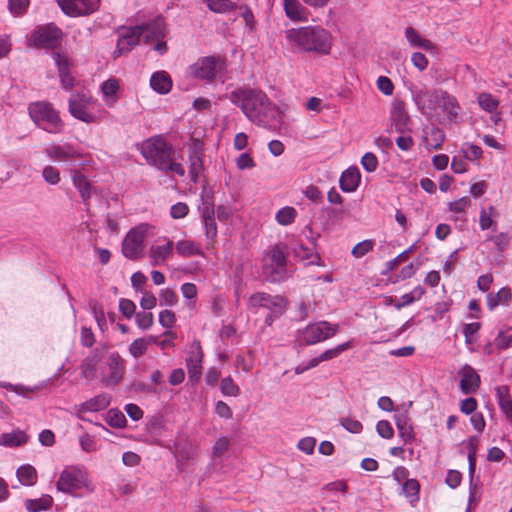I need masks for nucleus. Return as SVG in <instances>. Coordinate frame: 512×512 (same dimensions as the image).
Listing matches in <instances>:
<instances>
[{"label":"nucleus","mask_w":512,"mask_h":512,"mask_svg":"<svg viewBox=\"0 0 512 512\" xmlns=\"http://www.w3.org/2000/svg\"><path fill=\"white\" fill-rule=\"evenodd\" d=\"M207 7L216 13H227L236 9V4L231 0H204Z\"/></svg>","instance_id":"nucleus-40"},{"label":"nucleus","mask_w":512,"mask_h":512,"mask_svg":"<svg viewBox=\"0 0 512 512\" xmlns=\"http://www.w3.org/2000/svg\"><path fill=\"white\" fill-rule=\"evenodd\" d=\"M46 155L59 163L76 165L82 156L78 148L69 143L51 144L45 149Z\"/></svg>","instance_id":"nucleus-9"},{"label":"nucleus","mask_w":512,"mask_h":512,"mask_svg":"<svg viewBox=\"0 0 512 512\" xmlns=\"http://www.w3.org/2000/svg\"><path fill=\"white\" fill-rule=\"evenodd\" d=\"M111 396L107 393H101L80 405L82 412H98L107 408L110 404Z\"/></svg>","instance_id":"nucleus-28"},{"label":"nucleus","mask_w":512,"mask_h":512,"mask_svg":"<svg viewBox=\"0 0 512 512\" xmlns=\"http://www.w3.org/2000/svg\"><path fill=\"white\" fill-rule=\"evenodd\" d=\"M63 13L68 16H82L98 9L99 0H57Z\"/></svg>","instance_id":"nucleus-10"},{"label":"nucleus","mask_w":512,"mask_h":512,"mask_svg":"<svg viewBox=\"0 0 512 512\" xmlns=\"http://www.w3.org/2000/svg\"><path fill=\"white\" fill-rule=\"evenodd\" d=\"M135 320L140 329L147 330L153 325L154 317L151 312L143 311L136 313Z\"/></svg>","instance_id":"nucleus-54"},{"label":"nucleus","mask_w":512,"mask_h":512,"mask_svg":"<svg viewBox=\"0 0 512 512\" xmlns=\"http://www.w3.org/2000/svg\"><path fill=\"white\" fill-rule=\"evenodd\" d=\"M151 88L159 94H167L172 88V80L165 71H157L150 78Z\"/></svg>","instance_id":"nucleus-26"},{"label":"nucleus","mask_w":512,"mask_h":512,"mask_svg":"<svg viewBox=\"0 0 512 512\" xmlns=\"http://www.w3.org/2000/svg\"><path fill=\"white\" fill-rule=\"evenodd\" d=\"M203 351L199 341H195L186 358V365L189 377L192 380H198L201 376Z\"/></svg>","instance_id":"nucleus-18"},{"label":"nucleus","mask_w":512,"mask_h":512,"mask_svg":"<svg viewBox=\"0 0 512 512\" xmlns=\"http://www.w3.org/2000/svg\"><path fill=\"white\" fill-rule=\"evenodd\" d=\"M445 140V134L442 129L438 127H432L429 132V137L425 138L427 146L437 150L442 147V143Z\"/></svg>","instance_id":"nucleus-42"},{"label":"nucleus","mask_w":512,"mask_h":512,"mask_svg":"<svg viewBox=\"0 0 512 512\" xmlns=\"http://www.w3.org/2000/svg\"><path fill=\"white\" fill-rule=\"evenodd\" d=\"M88 99L80 95H72L69 98V112L71 115L85 123H93L96 116L91 114L87 108Z\"/></svg>","instance_id":"nucleus-15"},{"label":"nucleus","mask_w":512,"mask_h":512,"mask_svg":"<svg viewBox=\"0 0 512 512\" xmlns=\"http://www.w3.org/2000/svg\"><path fill=\"white\" fill-rule=\"evenodd\" d=\"M107 366L109 369V373L102 378V382L105 386H115L117 385L123 378L124 374V360L118 353L110 354Z\"/></svg>","instance_id":"nucleus-13"},{"label":"nucleus","mask_w":512,"mask_h":512,"mask_svg":"<svg viewBox=\"0 0 512 512\" xmlns=\"http://www.w3.org/2000/svg\"><path fill=\"white\" fill-rule=\"evenodd\" d=\"M226 97L253 123L269 130H277L283 123V114L267 95L258 89L239 88Z\"/></svg>","instance_id":"nucleus-1"},{"label":"nucleus","mask_w":512,"mask_h":512,"mask_svg":"<svg viewBox=\"0 0 512 512\" xmlns=\"http://www.w3.org/2000/svg\"><path fill=\"white\" fill-rule=\"evenodd\" d=\"M462 151L465 154V158L470 161L477 160L482 155L481 148L475 144L465 143Z\"/></svg>","instance_id":"nucleus-58"},{"label":"nucleus","mask_w":512,"mask_h":512,"mask_svg":"<svg viewBox=\"0 0 512 512\" xmlns=\"http://www.w3.org/2000/svg\"><path fill=\"white\" fill-rule=\"evenodd\" d=\"M107 422L114 428H122L126 424V418L124 414L117 409H110L107 413Z\"/></svg>","instance_id":"nucleus-49"},{"label":"nucleus","mask_w":512,"mask_h":512,"mask_svg":"<svg viewBox=\"0 0 512 512\" xmlns=\"http://www.w3.org/2000/svg\"><path fill=\"white\" fill-rule=\"evenodd\" d=\"M350 347H351L350 342H345V343L339 344L338 346L328 349V350L324 351L323 353H321L319 355L320 359L322 360V362L332 360V359L338 357L342 352L349 349Z\"/></svg>","instance_id":"nucleus-50"},{"label":"nucleus","mask_w":512,"mask_h":512,"mask_svg":"<svg viewBox=\"0 0 512 512\" xmlns=\"http://www.w3.org/2000/svg\"><path fill=\"white\" fill-rule=\"evenodd\" d=\"M442 93L443 90H421L415 95V103L423 115H427L439 107Z\"/></svg>","instance_id":"nucleus-14"},{"label":"nucleus","mask_w":512,"mask_h":512,"mask_svg":"<svg viewBox=\"0 0 512 512\" xmlns=\"http://www.w3.org/2000/svg\"><path fill=\"white\" fill-rule=\"evenodd\" d=\"M87 486V477L84 471L77 467L64 469L57 481L56 487L59 491L72 493Z\"/></svg>","instance_id":"nucleus-7"},{"label":"nucleus","mask_w":512,"mask_h":512,"mask_svg":"<svg viewBox=\"0 0 512 512\" xmlns=\"http://www.w3.org/2000/svg\"><path fill=\"white\" fill-rule=\"evenodd\" d=\"M17 478L21 484L26 486H32L37 478L36 469L31 465H23L17 469Z\"/></svg>","instance_id":"nucleus-39"},{"label":"nucleus","mask_w":512,"mask_h":512,"mask_svg":"<svg viewBox=\"0 0 512 512\" xmlns=\"http://www.w3.org/2000/svg\"><path fill=\"white\" fill-rule=\"evenodd\" d=\"M141 28L123 27L119 32L117 47L114 51V57H119L124 53H128L133 47L139 44L141 40Z\"/></svg>","instance_id":"nucleus-11"},{"label":"nucleus","mask_w":512,"mask_h":512,"mask_svg":"<svg viewBox=\"0 0 512 512\" xmlns=\"http://www.w3.org/2000/svg\"><path fill=\"white\" fill-rule=\"evenodd\" d=\"M405 37L413 47H418L426 51H430L434 48L433 43L428 39L422 38L413 27H407L405 29Z\"/></svg>","instance_id":"nucleus-32"},{"label":"nucleus","mask_w":512,"mask_h":512,"mask_svg":"<svg viewBox=\"0 0 512 512\" xmlns=\"http://www.w3.org/2000/svg\"><path fill=\"white\" fill-rule=\"evenodd\" d=\"M147 351V346L141 338L135 339L129 346V352L134 358L144 355Z\"/></svg>","instance_id":"nucleus-60"},{"label":"nucleus","mask_w":512,"mask_h":512,"mask_svg":"<svg viewBox=\"0 0 512 512\" xmlns=\"http://www.w3.org/2000/svg\"><path fill=\"white\" fill-rule=\"evenodd\" d=\"M361 181L360 171L357 167H350L345 170L339 180L340 188L344 192H353Z\"/></svg>","instance_id":"nucleus-24"},{"label":"nucleus","mask_w":512,"mask_h":512,"mask_svg":"<svg viewBox=\"0 0 512 512\" xmlns=\"http://www.w3.org/2000/svg\"><path fill=\"white\" fill-rule=\"evenodd\" d=\"M466 448L468 450V470H469V476L472 479L473 475L476 470V456H477V450L479 447V437L478 436H471L467 439L465 442Z\"/></svg>","instance_id":"nucleus-33"},{"label":"nucleus","mask_w":512,"mask_h":512,"mask_svg":"<svg viewBox=\"0 0 512 512\" xmlns=\"http://www.w3.org/2000/svg\"><path fill=\"white\" fill-rule=\"evenodd\" d=\"M63 39V32L55 24L49 23L38 26L29 39V45L35 48L53 50L51 56L58 69L61 85L69 90L74 86V77L71 73L72 61L66 51L55 50Z\"/></svg>","instance_id":"nucleus-2"},{"label":"nucleus","mask_w":512,"mask_h":512,"mask_svg":"<svg viewBox=\"0 0 512 512\" xmlns=\"http://www.w3.org/2000/svg\"><path fill=\"white\" fill-rule=\"evenodd\" d=\"M29 115L34 123L48 133L57 134L63 129V121L58 111L48 102L31 103L28 107Z\"/></svg>","instance_id":"nucleus-5"},{"label":"nucleus","mask_w":512,"mask_h":512,"mask_svg":"<svg viewBox=\"0 0 512 512\" xmlns=\"http://www.w3.org/2000/svg\"><path fill=\"white\" fill-rule=\"evenodd\" d=\"M137 149L150 166L165 173L173 172L180 177L185 175L182 164L174 161L175 149L162 135L142 141Z\"/></svg>","instance_id":"nucleus-3"},{"label":"nucleus","mask_w":512,"mask_h":512,"mask_svg":"<svg viewBox=\"0 0 512 512\" xmlns=\"http://www.w3.org/2000/svg\"><path fill=\"white\" fill-rule=\"evenodd\" d=\"M396 427L399 431V436L405 443L412 442L415 438L413 425L411 419L408 417L407 411L398 413L394 416Z\"/></svg>","instance_id":"nucleus-23"},{"label":"nucleus","mask_w":512,"mask_h":512,"mask_svg":"<svg viewBox=\"0 0 512 512\" xmlns=\"http://www.w3.org/2000/svg\"><path fill=\"white\" fill-rule=\"evenodd\" d=\"M488 241H492L499 252H504L510 242V237L506 233H499L495 236L487 237Z\"/></svg>","instance_id":"nucleus-55"},{"label":"nucleus","mask_w":512,"mask_h":512,"mask_svg":"<svg viewBox=\"0 0 512 512\" xmlns=\"http://www.w3.org/2000/svg\"><path fill=\"white\" fill-rule=\"evenodd\" d=\"M297 215V211L292 206H285L278 210L276 213L275 219L278 224L282 226H287L292 224L295 221Z\"/></svg>","instance_id":"nucleus-41"},{"label":"nucleus","mask_w":512,"mask_h":512,"mask_svg":"<svg viewBox=\"0 0 512 512\" xmlns=\"http://www.w3.org/2000/svg\"><path fill=\"white\" fill-rule=\"evenodd\" d=\"M100 361V356L97 353V349L93 350L89 356H87L81 363V376L91 380L95 378L97 365Z\"/></svg>","instance_id":"nucleus-30"},{"label":"nucleus","mask_w":512,"mask_h":512,"mask_svg":"<svg viewBox=\"0 0 512 512\" xmlns=\"http://www.w3.org/2000/svg\"><path fill=\"white\" fill-rule=\"evenodd\" d=\"M461 376L460 389L463 394H474L480 387V376L477 371L470 365L465 364L459 371Z\"/></svg>","instance_id":"nucleus-16"},{"label":"nucleus","mask_w":512,"mask_h":512,"mask_svg":"<svg viewBox=\"0 0 512 512\" xmlns=\"http://www.w3.org/2000/svg\"><path fill=\"white\" fill-rule=\"evenodd\" d=\"M173 251V242L167 241L163 245L152 246L149 251V256L151 258V264L153 266H159L164 264L166 259Z\"/></svg>","instance_id":"nucleus-27"},{"label":"nucleus","mask_w":512,"mask_h":512,"mask_svg":"<svg viewBox=\"0 0 512 512\" xmlns=\"http://www.w3.org/2000/svg\"><path fill=\"white\" fill-rule=\"evenodd\" d=\"M286 16L292 21H308L309 12L298 0H283Z\"/></svg>","instance_id":"nucleus-22"},{"label":"nucleus","mask_w":512,"mask_h":512,"mask_svg":"<svg viewBox=\"0 0 512 512\" xmlns=\"http://www.w3.org/2000/svg\"><path fill=\"white\" fill-rule=\"evenodd\" d=\"M72 182L78 190L82 201L87 204L92 194V186L87 177L79 171H74L72 173Z\"/></svg>","instance_id":"nucleus-29"},{"label":"nucleus","mask_w":512,"mask_h":512,"mask_svg":"<svg viewBox=\"0 0 512 512\" xmlns=\"http://www.w3.org/2000/svg\"><path fill=\"white\" fill-rule=\"evenodd\" d=\"M480 329H481L480 322H472V323L463 324L462 333L465 337V343L467 345H472L476 342L475 335L479 332Z\"/></svg>","instance_id":"nucleus-44"},{"label":"nucleus","mask_w":512,"mask_h":512,"mask_svg":"<svg viewBox=\"0 0 512 512\" xmlns=\"http://www.w3.org/2000/svg\"><path fill=\"white\" fill-rule=\"evenodd\" d=\"M249 305L251 307H264L281 311L285 306V300L278 295L272 296L265 292H257L250 296Z\"/></svg>","instance_id":"nucleus-20"},{"label":"nucleus","mask_w":512,"mask_h":512,"mask_svg":"<svg viewBox=\"0 0 512 512\" xmlns=\"http://www.w3.org/2000/svg\"><path fill=\"white\" fill-rule=\"evenodd\" d=\"M338 331V324H332L328 321L313 322L303 329L297 330L295 342L300 347L315 345L333 337Z\"/></svg>","instance_id":"nucleus-6"},{"label":"nucleus","mask_w":512,"mask_h":512,"mask_svg":"<svg viewBox=\"0 0 512 512\" xmlns=\"http://www.w3.org/2000/svg\"><path fill=\"white\" fill-rule=\"evenodd\" d=\"M42 177L50 185H57L60 182V172L54 166L47 165L43 168Z\"/></svg>","instance_id":"nucleus-51"},{"label":"nucleus","mask_w":512,"mask_h":512,"mask_svg":"<svg viewBox=\"0 0 512 512\" xmlns=\"http://www.w3.org/2000/svg\"><path fill=\"white\" fill-rule=\"evenodd\" d=\"M159 301L161 306H174L178 302V296L169 288L162 289L159 294Z\"/></svg>","instance_id":"nucleus-53"},{"label":"nucleus","mask_w":512,"mask_h":512,"mask_svg":"<svg viewBox=\"0 0 512 512\" xmlns=\"http://www.w3.org/2000/svg\"><path fill=\"white\" fill-rule=\"evenodd\" d=\"M511 297V289L509 287H503L497 293H489L487 295V306L490 310H493L500 304H508Z\"/></svg>","instance_id":"nucleus-34"},{"label":"nucleus","mask_w":512,"mask_h":512,"mask_svg":"<svg viewBox=\"0 0 512 512\" xmlns=\"http://www.w3.org/2000/svg\"><path fill=\"white\" fill-rule=\"evenodd\" d=\"M497 396L500 409L505 414L509 422L512 424V399L509 396L504 395L501 392V389L497 390Z\"/></svg>","instance_id":"nucleus-46"},{"label":"nucleus","mask_w":512,"mask_h":512,"mask_svg":"<svg viewBox=\"0 0 512 512\" xmlns=\"http://www.w3.org/2000/svg\"><path fill=\"white\" fill-rule=\"evenodd\" d=\"M263 262L274 263L278 268H287V259L280 245L272 246L263 258Z\"/></svg>","instance_id":"nucleus-35"},{"label":"nucleus","mask_w":512,"mask_h":512,"mask_svg":"<svg viewBox=\"0 0 512 512\" xmlns=\"http://www.w3.org/2000/svg\"><path fill=\"white\" fill-rule=\"evenodd\" d=\"M220 391L224 396L237 397L240 394V388L234 383L231 376L225 377L221 380Z\"/></svg>","instance_id":"nucleus-45"},{"label":"nucleus","mask_w":512,"mask_h":512,"mask_svg":"<svg viewBox=\"0 0 512 512\" xmlns=\"http://www.w3.org/2000/svg\"><path fill=\"white\" fill-rule=\"evenodd\" d=\"M189 212L188 205L183 202H178L172 205L170 209L171 217L174 219L184 218Z\"/></svg>","instance_id":"nucleus-64"},{"label":"nucleus","mask_w":512,"mask_h":512,"mask_svg":"<svg viewBox=\"0 0 512 512\" xmlns=\"http://www.w3.org/2000/svg\"><path fill=\"white\" fill-rule=\"evenodd\" d=\"M202 206L199 207L202 220L215 218V207L212 196H201Z\"/></svg>","instance_id":"nucleus-47"},{"label":"nucleus","mask_w":512,"mask_h":512,"mask_svg":"<svg viewBox=\"0 0 512 512\" xmlns=\"http://www.w3.org/2000/svg\"><path fill=\"white\" fill-rule=\"evenodd\" d=\"M262 273L266 281L270 283H278L286 279L287 268H278L274 263L263 262Z\"/></svg>","instance_id":"nucleus-31"},{"label":"nucleus","mask_w":512,"mask_h":512,"mask_svg":"<svg viewBox=\"0 0 512 512\" xmlns=\"http://www.w3.org/2000/svg\"><path fill=\"white\" fill-rule=\"evenodd\" d=\"M478 103L483 110L490 113L496 110L499 105V102L489 93H480Z\"/></svg>","instance_id":"nucleus-48"},{"label":"nucleus","mask_w":512,"mask_h":512,"mask_svg":"<svg viewBox=\"0 0 512 512\" xmlns=\"http://www.w3.org/2000/svg\"><path fill=\"white\" fill-rule=\"evenodd\" d=\"M402 494L414 505L419 501L420 483L416 479H409L403 482L401 487Z\"/></svg>","instance_id":"nucleus-38"},{"label":"nucleus","mask_w":512,"mask_h":512,"mask_svg":"<svg viewBox=\"0 0 512 512\" xmlns=\"http://www.w3.org/2000/svg\"><path fill=\"white\" fill-rule=\"evenodd\" d=\"M217 60L213 56L198 59L190 66L191 74L198 79L212 81L216 77Z\"/></svg>","instance_id":"nucleus-12"},{"label":"nucleus","mask_w":512,"mask_h":512,"mask_svg":"<svg viewBox=\"0 0 512 512\" xmlns=\"http://www.w3.org/2000/svg\"><path fill=\"white\" fill-rule=\"evenodd\" d=\"M494 345L498 350H505L512 346V334H506L500 331L494 340Z\"/></svg>","instance_id":"nucleus-59"},{"label":"nucleus","mask_w":512,"mask_h":512,"mask_svg":"<svg viewBox=\"0 0 512 512\" xmlns=\"http://www.w3.org/2000/svg\"><path fill=\"white\" fill-rule=\"evenodd\" d=\"M440 98L441 101L439 103V107L442 109L444 113L447 114V118L450 121H455L458 118L461 111V108L456 98L444 90L443 93L440 94Z\"/></svg>","instance_id":"nucleus-25"},{"label":"nucleus","mask_w":512,"mask_h":512,"mask_svg":"<svg viewBox=\"0 0 512 512\" xmlns=\"http://www.w3.org/2000/svg\"><path fill=\"white\" fill-rule=\"evenodd\" d=\"M119 310L126 318L129 319L135 314L136 305L133 301L122 298L119 301Z\"/></svg>","instance_id":"nucleus-61"},{"label":"nucleus","mask_w":512,"mask_h":512,"mask_svg":"<svg viewBox=\"0 0 512 512\" xmlns=\"http://www.w3.org/2000/svg\"><path fill=\"white\" fill-rule=\"evenodd\" d=\"M135 27L141 28V39L145 43H151L165 37V23L162 18H156L149 23Z\"/></svg>","instance_id":"nucleus-19"},{"label":"nucleus","mask_w":512,"mask_h":512,"mask_svg":"<svg viewBox=\"0 0 512 512\" xmlns=\"http://www.w3.org/2000/svg\"><path fill=\"white\" fill-rule=\"evenodd\" d=\"M390 121L397 133H405L409 130L408 125L410 123V117L403 101L394 100L390 113Z\"/></svg>","instance_id":"nucleus-17"},{"label":"nucleus","mask_w":512,"mask_h":512,"mask_svg":"<svg viewBox=\"0 0 512 512\" xmlns=\"http://www.w3.org/2000/svg\"><path fill=\"white\" fill-rule=\"evenodd\" d=\"M146 230L139 226L131 229L122 243V252L126 258L136 260L143 255Z\"/></svg>","instance_id":"nucleus-8"},{"label":"nucleus","mask_w":512,"mask_h":512,"mask_svg":"<svg viewBox=\"0 0 512 512\" xmlns=\"http://www.w3.org/2000/svg\"><path fill=\"white\" fill-rule=\"evenodd\" d=\"M176 252L184 257L192 256V255H200L201 251L196 246V244L189 240H182L177 242L176 246Z\"/></svg>","instance_id":"nucleus-43"},{"label":"nucleus","mask_w":512,"mask_h":512,"mask_svg":"<svg viewBox=\"0 0 512 512\" xmlns=\"http://www.w3.org/2000/svg\"><path fill=\"white\" fill-rule=\"evenodd\" d=\"M374 243L372 240H364L357 243L352 249V255L356 258H361L373 249Z\"/></svg>","instance_id":"nucleus-56"},{"label":"nucleus","mask_w":512,"mask_h":512,"mask_svg":"<svg viewBox=\"0 0 512 512\" xmlns=\"http://www.w3.org/2000/svg\"><path fill=\"white\" fill-rule=\"evenodd\" d=\"M203 154L201 149L194 146L188 150L189 176L192 182L197 183L203 171Z\"/></svg>","instance_id":"nucleus-21"},{"label":"nucleus","mask_w":512,"mask_h":512,"mask_svg":"<svg viewBox=\"0 0 512 512\" xmlns=\"http://www.w3.org/2000/svg\"><path fill=\"white\" fill-rule=\"evenodd\" d=\"M53 504V498L50 495H42L37 499H27L25 507L28 512H40L48 510Z\"/></svg>","instance_id":"nucleus-36"},{"label":"nucleus","mask_w":512,"mask_h":512,"mask_svg":"<svg viewBox=\"0 0 512 512\" xmlns=\"http://www.w3.org/2000/svg\"><path fill=\"white\" fill-rule=\"evenodd\" d=\"M361 164L367 172H374L378 167V159L372 152H367L363 155Z\"/></svg>","instance_id":"nucleus-57"},{"label":"nucleus","mask_w":512,"mask_h":512,"mask_svg":"<svg viewBox=\"0 0 512 512\" xmlns=\"http://www.w3.org/2000/svg\"><path fill=\"white\" fill-rule=\"evenodd\" d=\"M286 39L301 52L328 55L332 48L331 33L319 25L288 29Z\"/></svg>","instance_id":"nucleus-4"},{"label":"nucleus","mask_w":512,"mask_h":512,"mask_svg":"<svg viewBox=\"0 0 512 512\" xmlns=\"http://www.w3.org/2000/svg\"><path fill=\"white\" fill-rule=\"evenodd\" d=\"M341 425L350 433H360L363 430L360 421L349 417L341 419Z\"/></svg>","instance_id":"nucleus-62"},{"label":"nucleus","mask_w":512,"mask_h":512,"mask_svg":"<svg viewBox=\"0 0 512 512\" xmlns=\"http://www.w3.org/2000/svg\"><path fill=\"white\" fill-rule=\"evenodd\" d=\"M378 434L385 439H390L394 435V430L391 424L386 420H380L376 425Z\"/></svg>","instance_id":"nucleus-63"},{"label":"nucleus","mask_w":512,"mask_h":512,"mask_svg":"<svg viewBox=\"0 0 512 512\" xmlns=\"http://www.w3.org/2000/svg\"><path fill=\"white\" fill-rule=\"evenodd\" d=\"M29 6V0H8V9L14 16L23 15Z\"/></svg>","instance_id":"nucleus-52"},{"label":"nucleus","mask_w":512,"mask_h":512,"mask_svg":"<svg viewBox=\"0 0 512 512\" xmlns=\"http://www.w3.org/2000/svg\"><path fill=\"white\" fill-rule=\"evenodd\" d=\"M27 435L20 430L4 433L0 437V445L17 447L27 442Z\"/></svg>","instance_id":"nucleus-37"}]
</instances>
